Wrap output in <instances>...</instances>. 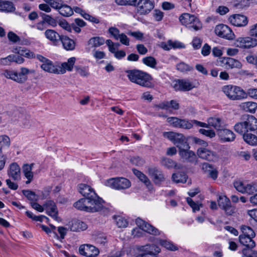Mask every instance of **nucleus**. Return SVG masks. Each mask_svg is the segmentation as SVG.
<instances>
[{"instance_id": "nucleus-1", "label": "nucleus", "mask_w": 257, "mask_h": 257, "mask_svg": "<svg viewBox=\"0 0 257 257\" xmlns=\"http://www.w3.org/2000/svg\"><path fill=\"white\" fill-rule=\"evenodd\" d=\"M124 72L131 82L146 87L153 86L151 81L153 78L149 73L137 69L126 70Z\"/></svg>"}, {"instance_id": "nucleus-2", "label": "nucleus", "mask_w": 257, "mask_h": 257, "mask_svg": "<svg viewBox=\"0 0 257 257\" xmlns=\"http://www.w3.org/2000/svg\"><path fill=\"white\" fill-rule=\"evenodd\" d=\"M73 206L77 209L87 212L94 213L101 212L104 215L109 212V210L103 206L102 203H97L85 198L80 199L75 202Z\"/></svg>"}, {"instance_id": "nucleus-3", "label": "nucleus", "mask_w": 257, "mask_h": 257, "mask_svg": "<svg viewBox=\"0 0 257 257\" xmlns=\"http://www.w3.org/2000/svg\"><path fill=\"white\" fill-rule=\"evenodd\" d=\"M234 130L239 134L254 132L257 130V119L252 115H243L241 121L234 125Z\"/></svg>"}, {"instance_id": "nucleus-4", "label": "nucleus", "mask_w": 257, "mask_h": 257, "mask_svg": "<svg viewBox=\"0 0 257 257\" xmlns=\"http://www.w3.org/2000/svg\"><path fill=\"white\" fill-rule=\"evenodd\" d=\"M167 121L173 126L183 129L189 130L195 124L200 127H207L206 123L198 121L197 120H187L185 119H180L176 117H169Z\"/></svg>"}, {"instance_id": "nucleus-5", "label": "nucleus", "mask_w": 257, "mask_h": 257, "mask_svg": "<svg viewBox=\"0 0 257 257\" xmlns=\"http://www.w3.org/2000/svg\"><path fill=\"white\" fill-rule=\"evenodd\" d=\"M222 91L231 100H240L246 98L245 91L237 86L225 85L222 87Z\"/></svg>"}, {"instance_id": "nucleus-6", "label": "nucleus", "mask_w": 257, "mask_h": 257, "mask_svg": "<svg viewBox=\"0 0 257 257\" xmlns=\"http://www.w3.org/2000/svg\"><path fill=\"white\" fill-rule=\"evenodd\" d=\"M163 136L167 138L178 148L179 151L184 148H190V146L183 135L173 132H164Z\"/></svg>"}, {"instance_id": "nucleus-7", "label": "nucleus", "mask_w": 257, "mask_h": 257, "mask_svg": "<svg viewBox=\"0 0 257 257\" xmlns=\"http://www.w3.org/2000/svg\"><path fill=\"white\" fill-rule=\"evenodd\" d=\"M79 192L84 198L88 200L94 201L97 203H103L104 201L100 198L92 188L85 184H80L79 185Z\"/></svg>"}, {"instance_id": "nucleus-8", "label": "nucleus", "mask_w": 257, "mask_h": 257, "mask_svg": "<svg viewBox=\"0 0 257 257\" xmlns=\"http://www.w3.org/2000/svg\"><path fill=\"white\" fill-rule=\"evenodd\" d=\"M105 185L115 190L128 188L131 186L130 181L123 177H115L107 179Z\"/></svg>"}, {"instance_id": "nucleus-9", "label": "nucleus", "mask_w": 257, "mask_h": 257, "mask_svg": "<svg viewBox=\"0 0 257 257\" xmlns=\"http://www.w3.org/2000/svg\"><path fill=\"white\" fill-rule=\"evenodd\" d=\"M197 155L201 159L209 162H215L219 158V155L214 151L209 150L206 147H200L197 150Z\"/></svg>"}, {"instance_id": "nucleus-10", "label": "nucleus", "mask_w": 257, "mask_h": 257, "mask_svg": "<svg viewBox=\"0 0 257 257\" xmlns=\"http://www.w3.org/2000/svg\"><path fill=\"white\" fill-rule=\"evenodd\" d=\"M234 44L237 47L248 49L257 46V39L250 37H239Z\"/></svg>"}, {"instance_id": "nucleus-11", "label": "nucleus", "mask_w": 257, "mask_h": 257, "mask_svg": "<svg viewBox=\"0 0 257 257\" xmlns=\"http://www.w3.org/2000/svg\"><path fill=\"white\" fill-rule=\"evenodd\" d=\"M219 207L223 210L226 215H232L235 212V207L232 205L228 198L226 196H219L217 200Z\"/></svg>"}, {"instance_id": "nucleus-12", "label": "nucleus", "mask_w": 257, "mask_h": 257, "mask_svg": "<svg viewBox=\"0 0 257 257\" xmlns=\"http://www.w3.org/2000/svg\"><path fill=\"white\" fill-rule=\"evenodd\" d=\"M214 32L215 34L219 37L228 40H232L234 37V35L230 28L224 24L217 25L215 28Z\"/></svg>"}, {"instance_id": "nucleus-13", "label": "nucleus", "mask_w": 257, "mask_h": 257, "mask_svg": "<svg viewBox=\"0 0 257 257\" xmlns=\"http://www.w3.org/2000/svg\"><path fill=\"white\" fill-rule=\"evenodd\" d=\"M136 223L139 228L150 234L159 235L161 233L160 231L157 228L140 217L136 219Z\"/></svg>"}, {"instance_id": "nucleus-14", "label": "nucleus", "mask_w": 257, "mask_h": 257, "mask_svg": "<svg viewBox=\"0 0 257 257\" xmlns=\"http://www.w3.org/2000/svg\"><path fill=\"white\" fill-rule=\"evenodd\" d=\"M189 149L184 148L179 151V154L181 159L185 162L195 165L197 163V156L193 151L190 150Z\"/></svg>"}, {"instance_id": "nucleus-15", "label": "nucleus", "mask_w": 257, "mask_h": 257, "mask_svg": "<svg viewBox=\"0 0 257 257\" xmlns=\"http://www.w3.org/2000/svg\"><path fill=\"white\" fill-rule=\"evenodd\" d=\"M79 252L80 254L86 257H95L98 255L99 251L94 246L86 244L79 246Z\"/></svg>"}, {"instance_id": "nucleus-16", "label": "nucleus", "mask_w": 257, "mask_h": 257, "mask_svg": "<svg viewBox=\"0 0 257 257\" xmlns=\"http://www.w3.org/2000/svg\"><path fill=\"white\" fill-rule=\"evenodd\" d=\"M137 5L138 13L140 15L149 13L154 7L153 3L150 0H140Z\"/></svg>"}, {"instance_id": "nucleus-17", "label": "nucleus", "mask_w": 257, "mask_h": 257, "mask_svg": "<svg viewBox=\"0 0 257 257\" xmlns=\"http://www.w3.org/2000/svg\"><path fill=\"white\" fill-rule=\"evenodd\" d=\"M140 250L145 251L146 257H158V254L161 252L160 248L154 244L142 246Z\"/></svg>"}, {"instance_id": "nucleus-18", "label": "nucleus", "mask_w": 257, "mask_h": 257, "mask_svg": "<svg viewBox=\"0 0 257 257\" xmlns=\"http://www.w3.org/2000/svg\"><path fill=\"white\" fill-rule=\"evenodd\" d=\"M148 173L152 178L155 184L159 185L165 180V177L162 172L156 167L149 168Z\"/></svg>"}, {"instance_id": "nucleus-19", "label": "nucleus", "mask_w": 257, "mask_h": 257, "mask_svg": "<svg viewBox=\"0 0 257 257\" xmlns=\"http://www.w3.org/2000/svg\"><path fill=\"white\" fill-rule=\"evenodd\" d=\"M228 20L232 25L236 27H244L248 23L247 17L240 14H235L230 16Z\"/></svg>"}, {"instance_id": "nucleus-20", "label": "nucleus", "mask_w": 257, "mask_h": 257, "mask_svg": "<svg viewBox=\"0 0 257 257\" xmlns=\"http://www.w3.org/2000/svg\"><path fill=\"white\" fill-rule=\"evenodd\" d=\"M173 87L176 90L186 91L191 90L193 86L188 80L178 79L175 81Z\"/></svg>"}, {"instance_id": "nucleus-21", "label": "nucleus", "mask_w": 257, "mask_h": 257, "mask_svg": "<svg viewBox=\"0 0 257 257\" xmlns=\"http://www.w3.org/2000/svg\"><path fill=\"white\" fill-rule=\"evenodd\" d=\"M48 215L57 220L58 210L55 202L52 200H48L44 204Z\"/></svg>"}, {"instance_id": "nucleus-22", "label": "nucleus", "mask_w": 257, "mask_h": 257, "mask_svg": "<svg viewBox=\"0 0 257 257\" xmlns=\"http://www.w3.org/2000/svg\"><path fill=\"white\" fill-rule=\"evenodd\" d=\"M8 175L15 181H19L21 179V169L17 163H13L10 165Z\"/></svg>"}, {"instance_id": "nucleus-23", "label": "nucleus", "mask_w": 257, "mask_h": 257, "mask_svg": "<svg viewBox=\"0 0 257 257\" xmlns=\"http://www.w3.org/2000/svg\"><path fill=\"white\" fill-rule=\"evenodd\" d=\"M218 135L223 142H232L235 138V135L233 132L223 128L218 132Z\"/></svg>"}, {"instance_id": "nucleus-24", "label": "nucleus", "mask_w": 257, "mask_h": 257, "mask_svg": "<svg viewBox=\"0 0 257 257\" xmlns=\"http://www.w3.org/2000/svg\"><path fill=\"white\" fill-rule=\"evenodd\" d=\"M76 61L75 57H71L68 59L67 62L62 63L61 66H58L59 74H64L66 70L71 71Z\"/></svg>"}, {"instance_id": "nucleus-25", "label": "nucleus", "mask_w": 257, "mask_h": 257, "mask_svg": "<svg viewBox=\"0 0 257 257\" xmlns=\"http://www.w3.org/2000/svg\"><path fill=\"white\" fill-rule=\"evenodd\" d=\"M45 35L53 45L57 46L59 44L61 36L55 31L51 29L47 30L45 32Z\"/></svg>"}, {"instance_id": "nucleus-26", "label": "nucleus", "mask_w": 257, "mask_h": 257, "mask_svg": "<svg viewBox=\"0 0 257 257\" xmlns=\"http://www.w3.org/2000/svg\"><path fill=\"white\" fill-rule=\"evenodd\" d=\"M161 47L165 50L169 51L170 49L177 48H184L185 45L179 41H173L171 40H168L167 42H162Z\"/></svg>"}, {"instance_id": "nucleus-27", "label": "nucleus", "mask_w": 257, "mask_h": 257, "mask_svg": "<svg viewBox=\"0 0 257 257\" xmlns=\"http://www.w3.org/2000/svg\"><path fill=\"white\" fill-rule=\"evenodd\" d=\"M60 42L64 49L67 51H72L75 48L76 43L74 41L66 36L61 35Z\"/></svg>"}, {"instance_id": "nucleus-28", "label": "nucleus", "mask_w": 257, "mask_h": 257, "mask_svg": "<svg viewBox=\"0 0 257 257\" xmlns=\"http://www.w3.org/2000/svg\"><path fill=\"white\" fill-rule=\"evenodd\" d=\"M207 122L208 123H206L207 127H205V128H209V126H212L218 132L223 127V122L220 118L210 117L208 119Z\"/></svg>"}, {"instance_id": "nucleus-29", "label": "nucleus", "mask_w": 257, "mask_h": 257, "mask_svg": "<svg viewBox=\"0 0 257 257\" xmlns=\"http://www.w3.org/2000/svg\"><path fill=\"white\" fill-rule=\"evenodd\" d=\"M222 62L225 65L226 68H240L241 67V64L238 60L230 57L223 58Z\"/></svg>"}, {"instance_id": "nucleus-30", "label": "nucleus", "mask_w": 257, "mask_h": 257, "mask_svg": "<svg viewBox=\"0 0 257 257\" xmlns=\"http://www.w3.org/2000/svg\"><path fill=\"white\" fill-rule=\"evenodd\" d=\"M41 68L45 71L49 73L59 74L58 66H55L52 61L48 59L46 62L43 63L41 66Z\"/></svg>"}, {"instance_id": "nucleus-31", "label": "nucleus", "mask_w": 257, "mask_h": 257, "mask_svg": "<svg viewBox=\"0 0 257 257\" xmlns=\"http://www.w3.org/2000/svg\"><path fill=\"white\" fill-rule=\"evenodd\" d=\"M16 8L13 2L8 1L0 0V11L12 13Z\"/></svg>"}, {"instance_id": "nucleus-32", "label": "nucleus", "mask_w": 257, "mask_h": 257, "mask_svg": "<svg viewBox=\"0 0 257 257\" xmlns=\"http://www.w3.org/2000/svg\"><path fill=\"white\" fill-rule=\"evenodd\" d=\"M239 107L246 112L253 113L257 108V103L253 101L244 102L240 103Z\"/></svg>"}, {"instance_id": "nucleus-33", "label": "nucleus", "mask_w": 257, "mask_h": 257, "mask_svg": "<svg viewBox=\"0 0 257 257\" xmlns=\"http://www.w3.org/2000/svg\"><path fill=\"white\" fill-rule=\"evenodd\" d=\"M13 52L28 58H33L35 57V55L33 52L22 47H18L14 48Z\"/></svg>"}, {"instance_id": "nucleus-34", "label": "nucleus", "mask_w": 257, "mask_h": 257, "mask_svg": "<svg viewBox=\"0 0 257 257\" xmlns=\"http://www.w3.org/2000/svg\"><path fill=\"white\" fill-rule=\"evenodd\" d=\"M252 238L249 236L239 235V240L241 244L246 246L245 248H252L255 245V243L252 240Z\"/></svg>"}, {"instance_id": "nucleus-35", "label": "nucleus", "mask_w": 257, "mask_h": 257, "mask_svg": "<svg viewBox=\"0 0 257 257\" xmlns=\"http://www.w3.org/2000/svg\"><path fill=\"white\" fill-rule=\"evenodd\" d=\"M2 75L8 79H11L17 83H20L18 73L16 71L6 69L3 71Z\"/></svg>"}, {"instance_id": "nucleus-36", "label": "nucleus", "mask_w": 257, "mask_h": 257, "mask_svg": "<svg viewBox=\"0 0 257 257\" xmlns=\"http://www.w3.org/2000/svg\"><path fill=\"white\" fill-rule=\"evenodd\" d=\"M87 224L80 220H77L73 221L70 227V230L72 231H80L86 229Z\"/></svg>"}, {"instance_id": "nucleus-37", "label": "nucleus", "mask_w": 257, "mask_h": 257, "mask_svg": "<svg viewBox=\"0 0 257 257\" xmlns=\"http://www.w3.org/2000/svg\"><path fill=\"white\" fill-rule=\"evenodd\" d=\"M196 17L193 15H190L188 13L182 14L179 17V20L181 24L188 28L189 25L192 22Z\"/></svg>"}, {"instance_id": "nucleus-38", "label": "nucleus", "mask_w": 257, "mask_h": 257, "mask_svg": "<svg viewBox=\"0 0 257 257\" xmlns=\"http://www.w3.org/2000/svg\"><path fill=\"white\" fill-rule=\"evenodd\" d=\"M240 135L242 136L243 140L248 145L251 146L257 145V136L255 135L248 133Z\"/></svg>"}, {"instance_id": "nucleus-39", "label": "nucleus", "mask_w": 257, "mask_h": 257, "mask_svg": "<svg viewBox=\"0 0 257 257\" xmlns=\"http://www.w3.org/2000/svg\"><path fill=\"white\" fill-rule=\"evenodd\" d=\"M34 72L35 71L34 70H29L25 67L21 68L20 72L18 73V76L20 80V84H23L27 80V74L29 73H34Z\"/></svg>"}, {"instance_id": "nucleus-40", "label": "nucleus", "mask_w": 257, "mask_h": 257, "mask_svg": "<svg viewBox=\"0 0 257 257\" xmlns=\"http://www.w3.org/2000/svg\"><path fill=\"white\" fill-rule=\"evenodd\" d=\"M59 13L64 17H70L73 14V8L67 5H62L59 9Z\"/></svg>"}, {"instance_id": "nucleus-41", "label": "nucleus", "mask_w": 257, "mask_h": 257, "mask_svg": "<svg viewBox=\"0 0 257 257\" xmlns=\"http://www.w3.org/2000/svg\"><path fill=\"white\" fill-rule=\"evenodd\" d=\"M172 179L176 183H186L187 179V175L184 172H178L172 175Z\"/></svg>"}, {"instance_id": "nucleus-42", "label": "nucleus", "mask_w": 257, "mask_h": 257, "mask_svg": "<svg viewBox=\"0 0 257 257\" xmlns=\"http://www.w3.org/2000/svg\"><path fill=\"white\" fill-rule=\"evenodd\" d=\"M104 39L102 37H94L89 40L88 44L91 45L92 47H97L104 44Z\"/></svg>"}, {"instance_id": "nucleus-43", "label": "nucleus", "mask_w": 257, "mask_h": 257, "mask_svg": "<svg viewBox=\"0 0 257 257\" xmlns=\"http://www.w3.org/2000/svg\"><path fill=\"white\" fill-rule=\"evenodd\" d=\"M23 195L31 202L38 201L39 196L34 191L30 190H23Z\"/></svg>"}, {"instance_id": "nucleus-44", "label": "nucleus", "mask_w": 257, "mask_h": 257, "mask_svg": "<svg viewBox=\"0 0 257 257\" xmlns=\"http://www.w3.org/2000/svg\"><path fill=\"white\" fill-rule=\"evenodd\" d=\"M202 24L198 18L195 19L189 25L188 29L191 31H197L202 29Z\"/></svg>"}, {"instance_id": "nucleus-45", "label": "nucleus", "mask_w": 257, "mask_h": 257, "mask_svg": "<svg viewBox=\"0 0 257 257\" xmlns=\"http://www.w3.org/2000/svg\"><path fill=\"white\" fill-rule=\"evenodd\" d=\"M143 63L152 68H155L157 65L156 59L152 56H147L144 58L142 60Z\"/></svg>"}, {"instance_id": "nucleus-46", "label": "nucleus", "mask_w": 257, "mask_h": 257, "mask_svg": "<svg viewBox=\"0 0 257 257\" xmlns=\"http://www.w3.org/2000/svg\"><path fill=\"white\" fill-rule=\"evenodd\" d=\"M113 219L115 220V223L118 227H126L128 225L127 220L121 216H114Z\"/></svg>"}, {"instance_id": "nucleus-47", "label": "nucleus", "mask_w": 257, "mask_h": 257, "mask_svg": "<svg viewBox=\"0 0 257 257\" xmlns=\"http://www.w3.org/2000/svg\"><path fill=\"white\" fill-rule=\"evenodd\" d=\"M41 16L43 18L44 22L47 23L48 25L55 27L57 26V21L51 16L44 13H41Z\"/></svg>"}, {"instance_id": "nucleus-48", "label": "nucleus", "mask_w": 257, "mask_h": 257, "mask_svg": "<svg viewBox=\"0 0 257 257\" xmlns=\"http://www.w3.org/2000/svg\"><path fill=\"white\" fill-rule=\"evenodd\" d=\"M160 244L166 249L171 251H176L178 249V248L177 246L174 245L172 242L166 240H160Z\"/></svg>"}, {"instance_id": "nucleus-49", "label": "nucleus", "mask_w": 257, "mask_h": 257, "mask_svg": "<svg viewBox=\"0 0 257 257\" xmlns=\"http://www.w3.org/2000/svg\"><path fill=\"white\" fill-rule=\"evenodd\" d=\"M162 164L168 168H175L180 169L181 168L180 165H178L175 161L169 158L164 159L162 161Z\"/></svg>"}, {"instance_id": "nucleus-50", "label": "nucleus", "mask_w": 257, "mask_h": 257, "mask_svg": "<svg viewBox=\"0 0 257 257\" xmlns=\"http://www.w3.org/2000/svg\"><path fill=\"white\" fill-rule=\"evenodd\" d=\"M241 230L242 234L240 235L249 236L251 237H254L255 235V232L250 227L242 225L241 227Z\"/></svg>"}, {"instance_id": "nucleus-51", "label": "nucleus", "mask_w": 257, "mask_h": 257, "mask_svg": "<svg viewBox=\"0 0 257 257\" xmlns=\"http://www.w3.org/2000/svg\"><path fill=\"white\" fill-rule=\"evenodd\" d=\"M30 117L29 115L25 114H20L19 116V121L22 122L23 127H27L30 126Z\"/></svg>"}, {"instance_id": "nucleus-52", "label": "nucleus", "mask_w": 257, "mask_h": 257, "mask_svg": "<svg viewBox=\"0 0 257 257\" xmlns=\"http://www.w3.org/2000/svg\"><path fill=\"white\" fill-rule=\"evenodd\" d=\"M176 69L177 70L182 72H187V71H190L193 70V67L191 66H190L188 64L184 63V62H180L176 65Z\"/></svg>"}, {"instance_id": "nucleus-53", "label": "nucleus", "mask_w": 257, "mask_h": 257, "mask_svg": "<svg viewBox=\"0 0 257 257\" xmlns=\"http://www.w3.org/2000/svg\"><path fill=\"white\" fill-rule=\"evenodd\" d=\"M34 164H25L23 167V172L26 177H33V173L32 172Z\"/></svg>"}, {"instance_id": "nucleus-54", "label": "nucleus", "mask_w": 257, "mask_h": 257, "mask_svg": "<svg viewBox=\"0 0 257 257\" xmlns=\"http://www.w3.org/2000/svg\"><path fill=\"white\" fill-rule=\"evenodd\" d=\"M243 257H257V251L250 248H244L242 250Z\"/></svg>"}, {"instance_id": "nucleus-55", "label": "nucleus", "mask_w": 257, "mask_h": 257, "mask_svg": "<svg viewBox=\"0 0 257 257\" xmlns=\"http://www.w3.org/2000/svg\"><path fill=\"white\" fill-rule=\"evenodd\" d=\"M140 0H115L116 3L120 6L130 5L136 6Z\"/></svg>"}, {"instance_id": "nucleus-56", "label": "nucleus", "mask_w": 257, "mask_h": 257, "mask_svg": "<svg viewBox=\"0 0 257 257\" xmlns=\"http://www.w3.org/2000/svg\"><path fill=\"white\" fill-rule=\"evenodd\" d=\"M108 33L115 40H118L120 35L119 30L115 27H111L108 30Z\"/></svg>"}, {"instance_id": "nucleus-57", "label": "nucleus", "mask_w": 257, "mask_h": 257, "mask_svg": "<svg viewBox=\"0 0 257 257\" xmlns=\"http://www.w3.org/2000/svg\"><path fill=\"white\" fill-rule=\"evenodd\" d=\"M76 72L81 76L86 77L89 75L88 69L86 67L76 66L75 67Z\"/></svg>"}, {"instance_id": "nucleus-58", "label": "nucleus", "mask_w": 257, "mask_h": 257, "mask_svg": "<svg viewBox=\"0 0 257 257\" xmlns=\"http://www.w3.org/2000/svg\"><path fill=\"white\" fill-rule=\"evenodd\" d=\"M48 4L52 8L59 10L62 5L61 0H43Z\"/></svg>"}, {"instance_id": "nucleus-59", "label": "nucleus", "mask_w": 257, "mask_h": 257, "mask_svg": "<svg viewBox=\"0 0 257 257\" xmlns=\"http://www.w3.org/2000/svg\"><path fill=\"white\" fill-rule=\"evenodd\" d=\"M257 192V185L255 184H247L245 186V193L253 194Z\"/></svg>"}, {"instance_id": "nucleus-60", "label": "nucleus", "mask_w": 257, "mask_h": 257, "mask_svg": "<svg viewBox=\"0 0 257 257\" xmlns=\"http://www.w3.org/2000/svg\"><path fill=\"white\" fill-rule=\"evenodd\" d=\"M186 201L190 206L192 208L193 211L195 212L196 211H199L200 210V206H202V204L198 205L195 203L190 197H187L186 198Z\"/></svg>"}, {"instance_id": "nucleus-61", "label": "nucleus", "mask_w": 257, "mask_h": 257, "mask_svg": "<svg viewBox=\"0 0 257 257\" xmlns=\"http://www.w3.org/2000/svg\"><path fill=\"white\" fill-rule=\"evenodd\" d=\"M11 142L10 138L7 135L0 136V145L2 147L10 146Z\"/></svg>"}, {"instance_id": "nucleus-62", "label": "nucleus", "mask_w": 257, "mask_h": 257, "mask_svg": "<svg viewBox=\"0 0 257 257\" xmlns=\"http://www.w3.org/2000/svg\"><path fill=\"white\" fill-rule=\"evenodd\" d=\"M8 38L10 41L16 43L20 41V38L13 32H9L8 34Z\"/></svg>"}, {"instance_id": "nucleus-63", "label": "nucleus", "mask_w": 257, "mask_h": 257, "mask_svg": "<svg viewBox=\"0 0 257 257\" xmlns=\"http://www.w3.org/2000/svg\"><path fill=\"white\" fill-rule=\"evenodd\" d=\"M199 132L206 137L212 138L215 136V133L214 131L211 130H205L204 128H200L199 130Z\"/></svg>"}, {"instance_id": "nucleus-64", "label": "nucleus", "mask_w": 257, "mask_h": 257, "mask_svg": "<svg viewBox=\"0 0 257 257\" xmlns=\"http://www.w3.org/2000/svg\"><path fill=\"white\" fill-rule=\"evenodd\" d=\"M246 97L249 96L253 99H257V88H250L245 92Z\"/></svg>"}]
</instances>
